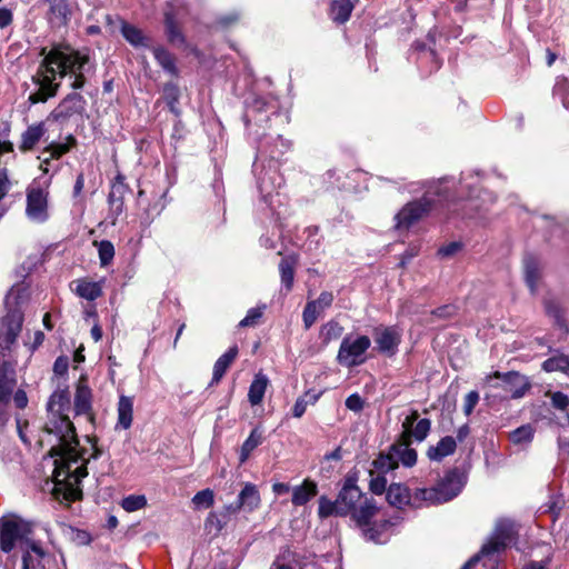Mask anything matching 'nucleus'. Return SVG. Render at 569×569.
Masks as SVG:
<instances>
[{
	"mask_svg": "<svg viewBox=\"0 0 569 569\" xmlns=\"http://www.w3.org/2000/svg\"><path fill=\"white\" fill-rule=\"evenodd\" d=\"M242 120L246 127L248 140L254 146L257 153L253 162V171L258 169L259 161H268V167L257 177V186L264 201L272 192L283 184V178L279 173L281 157L291 148V141L281 134L272 137L266 130L271 128L272 120L287 121L288 116L282 113L279 99L272 94H260L250 91L243 100Z\"/></svg>",
	"mask_w": 569,
	"mask_h": 569,
	"instance_id": "f257e3e1",
	"label": "nucleus"
},
{
	"mask_svg": "<svg viewBox=\"0 0 569 569\" xmlns=\"http://www.w3.org/2000/svg\"><path fill=\"white\" fill-rule=\"evenodd\" d=\"M29 300V286L23 282L11 287L4 297L6 315L0 323V401L11 400L17 385L13 363L7 359L11 347L22 330L24 313L22 306Z\"/></svg>",
	"mask_w": 569,
	"mask_h": 569,
	"instance_id": "f03ea898",
	"label": "nucleus"
},
{
	"mask_svg": "<svg viewBox=\"0 0 569 569\" xmlns=\"http://www.w3.org/2000/svg\"><path fill=\"white\" fill-rule=\"evenodd\" d=\"M359 473L356 467L347 472L335 500L325 495L319 498L320 519L350 517L355 525H367L370 518H375L380 508L376 500L367 497L358 486Z\"/></svg>",
	"mask_w": 569,
	"mask_h": 569,
	"instance_id": "7ed1b4c3",
	"label": "nucleus"
},
{
	"mask_svg": "<svg viewBox=\"0 0 569 569\" xmlns=\"http://www.w3.org/2000/svg\"><path fill=\"white\" fill-rule=\"evenodd\" d=\"M467 473L455 467L446 472L445 477L429 491L418 489L416 496L432 505H440L455 499L467 483Z\"/></svg>",
	"mask_w": 569,
	"mask_h": 569,
	"instance_id": "20e7f679",
	"label": "nucleus"
},
{
	"mask_svg": "<svg viewBox=\"0 0 569 569\" xmlns=\"http://www.w3.org/2000/svg\"><path fill=\"white\" fill-rule=\"evenodd\" d=\"M465 180L461 177V182ZM468 188V196L466 198L452 201L448 206L450 217H457L461 219H472L482 210L486 209L488 203H492L495 198L487 190H480L475 187L462 184L461 189Z\"/></svg>",
	"mask_w": 569,
	"mask_h": 569,
	"instance_id": "39448f33",
	"label": "nucleus"
},
{
	"mask_svg": "<svg viewBox=\"0 0 569 569\" xmlns=\"http://www.w3.org/2000/svg\"><path fill=\"white\" fill-rule=\"evenodd\" d=\"M32 522L22 519L16 513L0 518V550L10 553L18 542L24 543L32 535Z\"/></svg>",
	"mask_w": 569,
	"mask_h": 569,
	"instance_id": "423d86ee",
	"label": "nucleus"
},
{
	"mask_svg": "<svg viewBox=\"0 0 569 569\" xmlns=\"http://www.w3.org/2000/svg\"><path fill=\"white\" fill-rule=\"evenodd\" d=\"M371 346V340L366 335H346L340 343L337 362L346 368H355L367 361L366 352Z\"/></svg>",
	"mask_w": 569,
	"mask_h": 569,
	"instance_id": "0eeeda50",
	"label": "nucleus"
},
{
	"mask_svg": "<svg viewBox=\"0 0 569 569\" xmlns=\"http://www.w3.org/2000/svg\"><path fill=\"white\" fill-rule=\"evenodd\" d=\"M436 32L430 30L425 40H416L411 44L410 59H415L421 74L428 77L441 68L442 60L436 49Z\"/></svg>",
	"mask_w": 569,
	"mask_h": 569,
	"instance_id": "6e6552de",
	"label": "nucleus"
},
{
	"mask_svg": "<svg viewBox=\"0 0 569 569\" xmlns=\"http://www.w3.org/2000/svg\"><path fill=\"white\" fill-rule=\"evenodd\" d=\"M433 197L425 193L421 198L409 201L395 216V228L399 231L409 230L413 224L427 217L433 209Z\"/></svg>",
	"mask_w": 569,
	"mask_h": 569,
	"instance_id": "1a4fd4ad",
	"label": "nucleus"
},
{
	"mask_svg": "<svg viewBox=\"0 0 569 569\" xmlns=\"http://www.w3.org/2000/svg\"><path fill=\"white\" fill-rule=\"evenodd\" d=\"M87 100L78 92L68 93L59 104L48 114L46 121L66 123L72 117H82L86 113Z\"/></svg>",
	"mask_w": 569,
	"mask_h": 569,
	"instance_id": "9d476101",
	"label": "nucleus"
},
{
	"mask_svg": "<svg viewBox=\"0 0 569 569\" xmlns=\"http://www.w3.org/2000/svg\"><path fill=\"white\" fill-rule=\"evenodd\" d=\"M129 192H131V189L126 183V177L118 172L111 181L110 191L107 197V219L111 226H116L118 218L126 211L124 197Z\"/></svg>",
	"mask_w": 569,
	"mask_h": 569,
	"instance_id": "9b49d317",
	"label": "nucleus"
},
{
	"mask_svg": "<svg viewBox=\"0 0 569 569\" xmlns=\"http://www.w3.org/2000/svg\"><path fill=\"white\" fill-rule=\"evenodd\" d=\"M487 379L488 381L499 379L505 390L510 392L512 399L522 398L531 388L529 378L515 370L507 372L495 371Z\"/></svg>",
	"mask_w": 569,
	"mask_h": 569,
	"instance_id": "f8f14e48",
	"label": "nucleus"
},
{
	"mask_svg": "<svg viewBox=\"0 0 569 569\" xmlns=\"http://www.w3.org/2000/svg\"><path fill=\"white\" fill-rule=\"evenodd\" d=\"M542 306L546 316L552 321V326L559 330V340H565L569 335L566 308L553 297L543 298Z\"/></svg>",
	"mask_w": 569,
	"mask_h": 569,
	"instance_id": "ddd939ff",
	"label": "nucleus"
},
{
	"mask_svg": "<svg viewBox=\"0 0 569 569\" xmlns=\"http://www.w3.org/2000/svg\"><path fill=\"white\" fill-rule=\"evenodd\" d=\"M26 213L31 221L38 223H42L48 220L47 193L41 188L28 191Z\"/></svg>",
	"mask_w": 569,
	"mask_h": 569,
	"instance_id": "4468645a",
	"label": "nucleus"
},
{
	"mask_svg": "<svg viewBox=\"0 0 569 569\" xmlns=\"http://www.w3.org/2000/svg\"><path fill=\"white\" fill-rule=\"evenodd\" d=\"M393 525L389 519L377 521L370 518L367 525H356V527L360 529L361 536L366 541L385 545L389 541L388 530Z\"/></svg>",
	"mask_w": 569,
	"mask_h": 569,
	"instance_id": "2eb2a0df",
	"label": "nucleus"
},
{
	"mask_svg": "<svg viewBox=\"0 0 569 569\" xmlns=\"http://www.w3.org/2000/svg\"><path fill=\"white\" fill-rule=\"evenodd\" d=\"M375 342L377 350L388 357H393L398 352L401 342V335L396 327H381L375 329Z\"/></svg>",
	"mask_w": 569,
	"mask_h": 569,
	"instance_id": "dca6fc26",
	"label": "nucleus"
},
{
	"mask_svg": "<svg viewBox=\"0 0 569 569\" xmlns=\"http://www.w3.org/2000/svg\"><path fill=\"white\" fill-rule=\"evenodd\" d=\"M517 535L513 522L510 520H500L497 522L496 528L490 539L482 546H489L493 550L490 551V556L505 550L507 546L513 540Z\"/></svg>",
	"mask_w": 569,
	"mask_h": 569,
	"instance_id": "f3484780",
	"label": "nucleus"
},
{
	"mask_svg": "<svg viewBox=\"0 0 569 569\" xmlns=\"http://www.w3.org/2000/svg\"><path fill=\"white\" fill-rule=\"evenodd\" d=\"M163 27L167 41L172 46L183 47L187 43V38L181 30L180 23L177 18L172 3H167L163 12Z\"/></svg>",
	"mask_w": 569,
	"mask_h": 569,
	"instance_id": "a211bd4d",
	"label": "nucleus"
},
{
	"mask_svg": "<svg viewBox=\"0 0 569 569\" xmlns=\"http://www.w3.org/2000/svg\"><path fill=\"white\" fill-rule=\"evenodd\" d=\"M54 80L56 79L50 78V76L34 74L32 81L39 88L29 96L28 102L30 104H37L56 97L60 89V82H56Z\"/></svg>",
	"mask_w": 569,
	"mask_h": 569,
	"instance_id": "6ab92c4d",
	"label": "nucleus"
},
{
	"mask_svg": "<svg viewBox=\"0 0 569 569\" xmlns=\"http://www.w3.org/2000/svg\"><path fill=\"white\" fill-rule=\"evenodd\" d=\"M51 422L52 429L49 432L54 433L63 445L69 447L79 445L76 427L67 415L54 416Z\"/></svg>",
	"mask_w": 569,
	"mask_h": 569,
	"instance_id": "aec40b11",
	"label": "nucleus"
},
{
	"mask_svg": "<svg viewBox=\"0 0 569 569\" xmlns=\"http://www.w3.org/2000/svg\"><path fill=\"white\" fill-rule=\"evenodd\" d=\"M48 4V21L52 27H66L71 20L72 11L68 0H41Z\"/></svg>",
	"mask_w": 569,
	"mask_h": 569,
	"instance_id": "412c9836",
	"label": "nucleus"
},
{
	"mask_svg": "<svg viewBox=\"0 0 569 569\" xmlns=\"http://www.w3.org/2000/svg\"><path fill=\"white\" fill-rule=\"evenodd\" d=\"M116 19L120 22L121 34L129 44H131L133 48H151V39L147 37L141 29L127 22L118 16Z\"/></svg>",
	"mask_w": 569,
	"mask_h": 569,
	"instance_id": "4be33fe9",
	"label": "nucleus"
},
{
	"mask_svg": "<svg viewBox=\"0 0 569 569\" xmlns=\"http://www.w3.org/2000/svg\"><path fill=\"white\" fill-rule=\"evenodd\" d=\"M387 502L397 509L410 505L411 492L408 486L400 482H392L388 486L386 493Z\"/></svg>",
	"mask_w": 569,
	"mask_h": 569,
	"instance_id": "5701e85b",
	"label": "nucleus"
},
{
	"mask_svg": "<svg viewBox=\"0 0 569 569\" xmlns=\"http://www.w3.org/2000/svg\"><path fill=\"white\" fill-rule=\"evenodd\" d=\"M46 132L47 127L44 121L29 126L21 134L19 150L21 152L33 150L37 143L43 138Z\"/></svg>",
	"mask_w": 569,
	"mask_h": 569,
	"instance_id": "b1692460",
	"label": "nucleus"
},
{
	"mask_svg": "<svg viewBox=\"0 0 569 569\" xmlns=\"http://www.w3.org/2000/svg\"><path fill=\"white\" fill-rule=\"evenodd\" d=\"M238 353H239L238 346L233 345L223 355H221L217 359V361L213 365L212 379H211L209 386H213V385L218 383L223 378L227 370L229 369L231 363L237 358Z\"/></svg>",
	"mask_w": 569,
	"mask_h": 569,
	"instance_id": "393cba45",
	"label": "nucleus"
},
{
	"mask_svg": "<svg viewBox=\"0 0 569 569\" xmlns=\"http://www.w3.org/2000/svg\"><path fill=\"white\" fill-rule=\"evenodd\" d=\"M457 441L451 436L442 437L436 446H430L427 450V457L431 461H441L443 458L455 453Z\"/></svg>",
	"mask_w": 569,
	"mask_h": 569,
	"instance_id": "a878e982",
	"label": "nucleus"
},
{
	"mask_svg": "<svg viewBox=\"0 0 569 569\" xmlns=\"http://www.w3.org/2000/svg\"><path fill=\"white\" fill-rule=\"evenodd\" d=\"M154 60L162 70L171 77H179V69L176 63V57L163 46L151 47Z\"/></svg>",
	"mask_w": 569,
	"mask_h": 569,
	"instance_id": "bb28decb",
	"label": "nucleus"
},
{
	"mask_svg": "<svg viewBox=\"0 0 569 569\" xmlns=\"http://www.w3.org/2000/svg\"><path fill=\"white\" fill-rule=\"evenodd\" d=\"M298 263V258L296 254H287L282 257L279 262V272L281 286L286 289L287 292H290L293 288L295 281V269Z\"/></svg>",
	"mask_w": 569,
	"mask_h": 569,
	"instance_id": "cd10ccee",
	"label": "nucleus"
},
{
	"mask_svg": "<svg viewBox=\"0 0 569 569\" xmlns=\"http://www.w3.org/2000/svg\"><path fill=\"white\" fill-rule=\"evenodd\" d=\"M525 282L531 293L537 291L538 280L540 278L539 260L536 256L528 253L523 258Z\"/></svg>",
	"mask_w": 569,
	"mask_h": 569,
	"instance_id": "c85d7f7f",
	"label": "nucleus"
},
{
	"mask_svg": "<svg viewBox=\"0 0 569 569\" xmlns=\"http://www.w3.org/2000/svg\"><path fill=\"white\" fill-rule=\"evenodd\" d=\"M70 409V393L68 388L54 391L48 402L47 410L52 413V416L66 415V411Z\"/></svg>",
	"mask_w": 569,
	"mask_h": 569,
	"instance_id": "c756f323",
	"label": "nucleus"
},
{
	"mask_svg": "<svg viewBox=\"0 0 569 569\" xmlns=\"http://www.w3.org/2000/svg\"><path fill=\"white\" fill-rule=\"evenodd\" d=\"M269 379L262 372L254 375L248 391V401L251 406H258L262 402Z\"/></svg>",
	"mask_w": 569,
	"mask_h": 569,
	"instance_id": "7c9ffc66",
	"label": "nucleus"
},
{
	"mask_svg": "<svg viewBox=\"0 0 569 569\" xmlns=\"http://www.w3.org/2000/svg\"><path fill=\"white\" fill-rule=\"evenodd\" d=\"M92 392L87 385L79 383L74 395V415H87L92 409Z\"/></svg>",
	"mask_w": 569,
	"mask_h": 569,
	"instance_id": "2f4dec72",
	"label": "nucleus"
},
{
	"mask_svg": "<svg viewBox=\"0 0 569 569\" xmlns=\"http://www.w3.org/2000/svg\"><path fill=\"white\" fill-rule=\"evenodd\" d=\"M390 451L395 453L397 463L406 468H411L417 463L418 453L416 449L409 448L407 443L395 442L390 446Z\"/></svg>",
	"mask_w": 569,
	"mask_h": 569,
	"instance_id": "473e14b6",
	"label": "nucleus"
},
{
	"mask_svg": "<svg viewBox=\"0 0 569 569\" xmlns=\"http://www.w3.org/2000/svg\"><path fill=\"white\" fill-rule=\"evenodd\" d=\"M133 400L131 397L120 396L118 402L117 428L129 429L132 425Z\"/></svg>",
	"mask_w": 569,
	"mask_h": 569,
	"instance_id": "72a5a7b5",
	"label": "nucleus"
},
{
	"mask_svg": "<svg viewBox=\"0 0 569 569\" xmlns=\"http://www.w3.org/2000/svg\"><path fill=\"white\" fill-rule=\"evenodd\" d=\"M239 506L252 511L260 505V495L253 483L247 482L238 495Z\"/></svg>",
	"mask_w": 569,
	"mask_h": 569,
	"instance_id": "f704fd0d",
	"label": "nucleus"
},
{
	"mask_svg": "<svg viewBox=\"0 0 569 569\" xmlns=\"http://www.w3.org/2000/svg\"><path fill=\"white\" fill-rule=\"evenodd\" d=\"M318 492V486L315 481H305L302 486L293 488L291 502L295 506H305Z\"/></svg>",
	"mask_w": 569,
	"mask_h": 569,
	"instance_id": "c9c22d12",
	"label": "nucleus"
},
{
	"mask_svg": "<svg viewBox=\"0 0 569 569\" xmlns=\"http://www.w3.org/2000/svg\"><path fill=\"white\" fill-rule=\"evenodd\" d=\"M263 442V435L260 427H254L248 438L243 441L240 452H239V461L243 463L248 460L251 452Z\"/></svg>",
	"mask_w": 569,
	"mask_h": 569,
	"instance_id": "e433bc0d",
	"label": "nucleus"
},
{
	"mask_svg": "<svg viewBox=\"0 0 569 569\" xmlns=\"http://www.w3.org/2000/svg\"><path fill=\"white\" fill-rule=\"evenodd\" d=\"M353 10L351 0H332L330 3V17L339 24L347 22Z\"/></svg>",
	"mask_w": 569,
	"mask_h": 569,
	"instance_id": "4c0bfd02",
	"label": "nucleus"
},
{
	"mask_svg": "<svg viewBox=\"0 0 569 569\" xmlns=\"http://www.w3.org/2000/svg\"><path fill=\"white\" fill-rule=\"evenodd\" d=\"M372 468L382 475L398 469L397 459L395 453L390 451V447L386 451H380L377 458L371 462Z\"/></svg>",
	"mask_w": 569,
	"mask_h": 569,
	"instance_id": "58836bf2",
	"label": "nucleus"
},
{
	"mask_svg": "<svg viewBox=\"0 0 569 569\" xmlns=\"http://www.w3.org/2000/svg\"><path fill=\"white\" fill-rule=\"evenodd\" d=\"M90 58L88 54H82L80 51H72L71 53L63 52L59 67H64L70 71L86 70L89 64Z\"/></svg>",
	"mask_w": 569,
	"mask_h": 569,
	"instance_id": "ea45409f",
	"label": "nucleus"
},
{
	"mask_svg": "<svg viewBox=\"0 0 569 569\" xmlns=\"http://www.w3.org/2000/svg\"><path fill=\"white\" fill-rule=\"evenodd\" d=\"M541 369L545 372L560 371L569 375V356L557 350V355L546 359L541 363Z\"/></svg>",
	"mask_w": 569,
	"mask_h": 569,
	"instance_id": "a19ab883",
	"label": "nucleus"
},
{
	"mask_svg": "<svg viewBox=\"0 0 569 569\" xmlns=\"http://www.w3.org/2000/svg\"><path fill=\"white\" fill-rule=\"evenodd\" d=\"M76 293L88 301H93L102 296V287L98 281L80 280Z\"/></svg>",
	"mask_w": 569,
	"mask_h": 569,
	"instance_id": "79ce46f5",
	"label": "nucleus"
},
{
	"mask_svg": "<svg viewBox=\"0 0 569 569\" xmlns=\"http://www.w3.org/2000/svg\"><path fill=\"white\" fill-rule=\"evenodd\" d=\"M228 522L227 512L211 511L204 520V530L217 537Z\"/></svg>",
	"mask_w": 569,
	"mask_h": 569,
	"instance_id": "37998d69",
	"label": "nucleus"
},
{
	"mask_svg": "<svg viewBox=\"0 0 569 569\" xmlns=\"http://www.w3.org/2000/svg\"><path fill=\"white\" fill-rule=\"evenodd\" d=\"M343 333V327L336 320H330L321 326L320 339L322 345L328 346L332 340L339 339Z\"/></svg>",
	"mask_w": 569,
	"mask_h": 569,
	"instance_id": "c03bdc74",
	"label": "nucleus"
},
{
	"mask_svg": "<svg viewBox=\"0 0 569 569\" xmlns=\"http://www.w3.org/2000/svg\"><path fill=\"white\" fill-rule=\"evenodd\" d=\"M553 99H559L562 106L569 110V78L558 76L552 88Z\"/></svg>",
	"mask_w": 569,
	"mask_h": 569,
	"instance_id": "a18cd8bd",
	"label": "nucleus"
},
{
	"mask_svg": "<svg viewBox=\"0 0 569 569\" xmlns=\"http://www.w3.org/2000/svg\"><path fill=\"white\" fill-rule=\"evenodd\" d=\"M535 436V429L530 423L522 425L510 433V440L515 445L530 443Z\"/></svg>",
	"mask_w": 569,
	"mask_h": 569,
	"instance_id": "49530a36",
	"label": "nucleus"
},
{
	"mask_svg": "<svg viewBox=\"0 0 569 569\" xmlns=\"http://www.w3.org/2000/svg\"><path fill=\"white\" fill-rule=\"evenodd\" d=\"M98 254L101 267H107L111 263L114 257V246L110 240H101L97 242Z\"/></svg>",
	"mask_w": 569,
	"mask_h": 569,
	"instance_id": "de8ad7c7",
	"label": "nucleus"
},
{
	"mask_svg": "<svg viewBox=\"0 0 569 569\" xmlns=\"http://www.w3.org/2000/svg\"><path fill=\"white\" fill-rule=\"evenodd\" d=\"M120 506L128 512H133L147 506V498L144 495H129L124 497Z\"/></svg>",
	"mask_w": 569,
	"mask_h": 569,
	"instance_id": "09e8293b",
	"label": "nucleus"
},
{
	"mask_svg": "<svg viewBox=\"0 0 569 569\" xmlns=\"http://www.w3.org/2000/svg\"><path fill=\"white\" fill-rule=\"evenodd\" d=\"M192 502L196 506V508L201 509H208L213 506L214 503V495L213 491L209 488L198 491L193 498Z\"/></svg>",
	"mask_w": 569,
	"mask_h": 569,
	"instance_id": "8fccbe9b",
	"label": "nucleus"
},
{
	"mask_svg": "<svg viewBox=\"0 0 569 569\" xmlns=\"http://www.w3.org/2000/svg\"><path fill=\"white\" fill-rule=\"evenodd\" d=\"M431 430V420L429 418L419 419L412 430L415 441L422 442L427 439Z\"/></svg>",
	"mask_w": 569,
	"mask_h": 569,
	"instance_id": "3c124183",
	"label": "nucleus"
},
{
	"mask_svg": "<svg viewBox=\"0 0 569 569\" xmlns=\"http://www.w3.org/2000/svg\"><path fill=\"white\" fill-rule=\"evenodd\" d=\"M266 308H267L266 305L250 308L247 311L246 317L239 322V327L244 328V327H251V326L257 325L258 320L262 317Z\"/></svg>",
	"mask_w": 569,
	"mask_h": 569,
	"instance_id": "603ef678",
	"label": "nucleus"
},
{
	"mask_svg": "<svg viewBox=\"0 0 569 569\" xmlns=\"http://www.w3.org/2000/svg\"><path fill=\"white\" fill-rule=\"evenodd\" d=\"M163 210V204L160 200H156L153 203H150L148 208L144 209V212L141 217V224L150 226L156 217H158Z\"/></svg>",
	"mask_w": 569,
	"mask_h": 569,
	"instance_id": "864d4df0",
	"label": "nucleus"
},
{
	"mask_svg": "<svg viewBox=\"0 0 569 569\" xmlns=\"http://www.w3.org/2000/svg\"><path fill=\"white\" fill-rule=\"evenodd\" d=\"M211 189L218 201L224 200V183L222 179V171L218 166H214V177L211 182Z\"/></svg>",
	"mask_w": 569,
	"mask_h": 569,
	"instance_id": "5fc2aeb1",
	"label": "nucleus"
},
{
	"mask_svg": "<svg viewBox=\"0 0 569 569\" xmlns=\"http://www.w3.org/2000/svg\"><path fill=\"white\" fill-rule=\"evenodd\" d=\"M319 316L318 308L316 307V302L308 301L305 306L302 312V321L306 329H309L313 326L317 318Z\"/></svg>",
	"mask_w": 569,
	"mask_h": 569,
	"instance_id": "6e6d98bb",
	"label": "nucleus"
},
{
	"mask_svg": "<svg viewBox=\"0 0 569 569\" xmlns=\"http://www.w3.org/2000/svg\"><path fill=\"white\" fill-rule=\"evenodd\" d=\"M420 252V244L410 243L408 248L400 254V260L397 264L398 268L405 269Z\"/></svg>",
	"mask_w": 569,
	"mask_h": 569,
	"instance_id": "4d7b16f0",
	"label": "nucleus"
},
{
	"mask_svg": "<svg viewBox=\"0 0 569 569\" xmlns=\"http://www.w3.org/2000/svg\"><path fill=\"white\" fill-rule=\"evenodd\" d=\"M162 94L164 102L179 103L180 89L174 82H166L162 88Z\"/></svg>",
	"mask_w": 569,
	"mask_h": 569,
	"instance_id": "13d9d810",
	"label": "nucleus"
},
{
	"mask_svg": "<svg viewBox=\"0 0 569 569\" xmlns=\"http://www.w3.org/2000/svg\"><path fill=\"white\" fill-rule=\"evenodd\" d=\"M69 530L71 532V541L76 543L77 546H88L92 541V537L89 531L83 529H78L74 527H69Z\"/></svg>",
	"mask_w": 569,
	"mask_h": 569,
	"instance_id": "bf43d9fd",
	"label": "nucleus"
},
{
	"mask_svg": "<svg viewBox=\"0 0 569 569\" xmlns=\"http://www.w3.org/2000/svg\"><path fill=\"white\" fill-rule=\"evenodd\" d=\"M387 478L386 475L378 473L376 477H372L369 481V490L372 495L380 496L383 492L387 493Z\"/></svg>",
	"mask_w": 569,
	"mask_h": 569,
	"instance_id": "052dcab7",
	"label": "nucleus"
},
{
	"mask_svg": "<svg viewBox=\"0 0 569 569\" xmlns=\"http://www.w3.org/2000/svg\"><path fill=\"white\" fill-rule=\"evenodd\" d=\"M70 150L71 146L68 143L52 141L43 149V152H49L51 158L59 159Z\"/></svg>",
	"mask_w": 569,
	"mask_h": 569,
	"instance_id": "680f3d73",
	"label": "nucleus"
},
{
	"mask_svg": "<svg viewBox=\"0 0 569 569\" xmlns=\"http://www.w3.org/2000/svg\"><path fill=\"white\" fill-rule=\"evenodd\" d=\"M463 248V243L461 241H451L445 246H441L438 250H437V256L440 257V258H451L453 257L457 252H459L460 250H462Z\"/></svg>",
	"mask_w": 569,
	"mask_h": 569,
	"instance_id": "e2e57ef3",
	"label": "nucleus"
},
{
	"mask_svg": "<svg viewBox=\"0 0 569 569\" xmlns=\"http://www.w3.org/2000/svg\"><path fill=\"white\" fill-rule=\"evenodd\" d=\"M63 52L60 48H53L49 52L46 48H42L40 52L41 56H44L41 61L42 64H57L59 67Z\"/></svg>",
	"mask_w": 569,
	"mask_h": 569,
	"instance_id": "0e129e2a",
	"label": "nucleus"
},
{
	"mask_svg": "<svg viewBox=\"0 0 569 569\" xmlns=\"http://www.w3.org/2000/svg\"><path fill=\"white\" fill-rule=\"evenodd\" d=\"M458 308L452 305H443L431 311V315L440 319H451L457 315Z\"/></svg>",
	"mask_w": 569,
	"mask_h": 569,
	"instance_id": "69168bd1",
	"label": "nucleus"
},
{
	"mask_svg": "<svg viewBox=\"0 0 569 569\" xmlns=\"http://www.w3.org/2000/svg\"><path fill=\"white\" fill-rule=\"evenodd\" d=\"M345 406L353 412H360L365 407V400L359 393L355 392L347 397Z\"/></svg>",
	"mask_w": 569,
	"mask_h": 569,
	"instance_id": "338daca9",
	"label": "nucleus"
},
{
	"mask_svg": "<svg viewBox=\"0 0 569 569\" xmlns=\"http://www.w3.org/2000/svg\"><path fill=\"white\" fill-rule=\"evenodd\" d=\"M493 550L489 546H482L480 550L473 555L460 569H471L475 567L483 557H489L490 551Z\"/></svg>",
	"mask_w": 569,
	"mask_h": 569,
	"instance_id": "774afa93",
	"label": "nucleus"
}]
</instances>
